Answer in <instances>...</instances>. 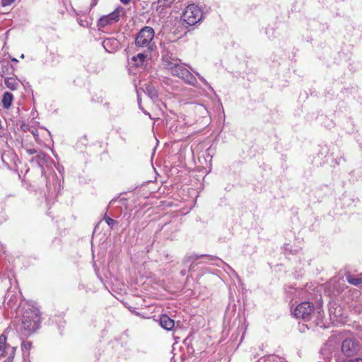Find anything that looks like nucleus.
Wrapping results in <instances>:
<instances>
[{"label": "nucleus", "mask_w": 362, "mask_h": 362, "mask_svg": "<svg viewBox=\"0 0 362 362\" xmlns=\"http://www.w3.org/2000/svg\"><path fill=\"white\" fill-rule=\"evenodd\" d=\"M120 1L124 4H128L130 2V0H120Z\"/></svg>", "instance_id": "obj_25"}, {"label": "nucleus", "mask_w": 362, "mask_h": 362, "mask_svg": "<svg viewBox=\"0 0 362 362\" xmlns=\"http://www.w3.org/2000/svg\"><path fill=\"white\" fill-rule=\"evenodd\" d=\"M165 62L166 64L165 65L166 68L173 76L182 78L185 82L190 85H196L197 79L195 76L190 73L184 65L180 64L177 59H172L171 61H168V59H166Z\"/></svg>", "instance_id": "obj_3"}, {"label": "nucleus", "mask_w": 362, "mask_h": 362, "mask_svg": "<svg viewBox=\"0 0 362 362\" xmlns=\"http://www.w3.org/2000/svg\"><path fill=\"white\" fill-rule=\"evenodd\" d=\"M4 83L6 87L12 90H16L19 86L18 81L13 77L5 78Z\"/></svg>", "instance_id": "obj_14"}, {"label": "nucleus", "mask_w": 362, "mask_h": 362, "mask_svg": "<svg viewBox=\"0 0 362 362\" xmlns=\"http://www.w3.org/2000/svg\"><path fill=\"white\" fill-rule=\"evenodd\" d=\"M40 322L41 317L39 310L29 306L23 312L20 331L24 336H28L39 329Z\"/></svg>", "instance_id": "obj_1"}, {"label": "nucleus", "mask_w": 362, "mask_h": 362, "mask_svg": "<svg viewBox=\"0 0 362 362\" xmlns=\"http://www.w3.org/2000/svg\"><path fill=\"white\" fill-rule=\"evenodd\" d=\"M154 30L149 26H145L140 30L135 37V47L137 51L152 52L156 47L153 40Z\"/></svg>", "instance_id": "obj_2"}, {"label": "nucleus", "mask_w": 362, "mask_h": 362, "mask_svg": "<svg viewBox=\"0 0 362 362\" xmlns=\"http://www.w3.org/2000/svg\"><path fill=\"white\" fill-rule=\"evenodd\" d=\"M5 362H10L9 358H8Z\"/></svg>", "instance_id": "obj_29"}, {"label": "nucleus", "mask_w": 362, "mask_h": 362, "mask_svg": "<svg viewBox=\"0 0 362 362\" xmlns=\"http://www.w3.org/2000/svg\"><path fill=\"white\" fill-rule=\"evenodd\" d=\"M313 308L309 302H303L299 304L294 310V315L297 318L304 320L309 319Z\"/></svg>", "instance_id": "obj_7"}, {"label": "nucleus", "mask_w": 362, "mask_h": 362, "mask_svg": "<svg viewBox=\"0 0 362 362\" xmlns=\"http://www.w3.org/2000/svg\"><path fill=\"white\" fill-rule=\"evenodd\" d=\"M359 344L353 339H346L341 344V351L347 356H353L359 350Z\"/></svg>", "instance_id": "obj_6"}, {"label": "nucleus", "mask_w": 362, "mask_h": 362, "mask_svg": "<svg viewBox=\"0 0 362 362\" xmlns=\"http://www.w3.org/2000/svg\"><path fill=\"white\" fill-rule=\"evenodd\" d=\"M151 54V52L141 51V52L139 53L137 55L132 57V61L134 62V64L136 66H143L144 65V63L150 57Z\"/></svg>", "instance_id": "obj_9"}, {"label": "nucleus", "mask_w": 362, "mask_h": 362, "mask_svg": "<svg viewBox=\"0 0 362 362\" xmlns=\"http://www.w3.org/2000/svg\"><path fill=\"white\" fill-rule=\"evenodd\" d=\"M144 114L149 115V114L148 112H146V111H144Z\"/></svg>", "instance_id": "obj_28"}, {"label": "nucleus", "mask_w": 362, "mask_h": 362, "mask_svg": "<svg viewBox=\"0 0 362 362\" xmlns=\"http://www.w3.org/2000/svg\"><path fill=\"white\" fill-rule=\"evenodd\" d=\"M25 151L29 155H33L37 153V150L35 148H25Z\"/></svg>", "instance_id": "obj_21"}, {"label": "nucleus", "mask_w": 362, "mask_h": 362, "mask_svg": "<svg viewBox=\"0 0 362 362\" xmlns=\"http://www.w3.org/2000/svg\"><path fill=\"white\" fill-rule=\"evenodd\" d=\"M31 132H32L34 138L35 139V140L38 141V139H39V134H38L37 130H32Z\"/></svg>", "instance_id": "obj_23"}, {"label": "nucleus", "mask_w": 362, "mask_h": 362, "mask_svg": "<svg viewBox=\"0 0 362 362\" xmlns=\"http://www.w3.org/2000/svg\"><path fill=\"white\" fill-rule=\"evenodd\" d=\"M78 23L82 25V26H85L86 25L83 23V21L82 20H78Z\"/></svg>", "instance_id": "obj_26"}, {"label": "nucleus", "mask_w": 362, "mask_h": 362, "mask_svg": "<svg viewBox=\"0 0 362 362\" xmlns=\"http://www.w3.org/2000/svg\"><path fill=\"white\" fill-rule=\"evenodd\" d=\"M160 325L163 329L170 331L174 327L175 322L168 315H162L160 317Z\"/></svg>", "instance_id": "obj_11"}, {"label": "nucleus", "mask_w": 362, "mask_h": 362, "mask_svg": "<svg viewBox=\"0 0 362 362\" xmlns=\"http://www.w3.org/2000/svg\"><path fill=\"white\" fill-rule=\"evenodd\" d=\"M49 156L43 152H38L35 157L30 159V162L42 168L49 160Z\"/></svg>", "instance_id": "obj_10"}, {"label": "nucleus", "mask_w": 362, "mask_h": 362, "mask_svg": "<svg viewBox=\"0 0 362 362\" xmlns=\"http://www.w3.org/2000/svg\"><path fill=\"white\" fill-rule=\"evenodd\" d=\"M145 93L153 101L156 102L158 99V91L155 86L151 83L145 84Z\"/></svg>", "instance_id": "obj_12"}, {"label": "nucleus", "mask_w": 362, "mask_h": 362, "mask_svg": "<svg viewBox=\"0 0 362 362\" xmlns=\"http://www.w3.org/2000/svg\"><path fill=\"white\" fill-rule=\"evenodd\" d=\"M105 221L107 223V224L111 227H112L113 225L116 223V221L110 218L109 216L105 217Z\"/></svg>", "instance_id": "obj_19"}, {"label": "nucleus", "mask_w": 362, "mask_h": 362, "mask_svg": "<svg viewBox=\"0 0 362 362\" xmlns=\"http://www.w3.org/2000/svg\"><path fill=\"white\" fill-rule=\"evenodd\" d=\"M203 17L202 10L196 4H192L187 6L182 15V20L189 25H194L199 22Z\"/></svg>", "instance_id": "obj_4"}, {"label": "nucleus", "mask_w": 362, "mask_h": 362, "mask_svg": "<svg viewBox=\"0 0 362 362\" xmlns=\"http://www.w3.org/2000/svg\"><path fill=\"white\" fill-rule=\"evenodd\" d=\"M6 339L5 334H3L0 336V358L5 356V350L8 347Z\"/></svg>", "instance_id": "obj_16"}, {"label": "nucleus", "mask_w": 362, "mask_h": 362, "mask_svg": "<svg viewBox=\"0 0 362 362\" xmlns=\"http://www.w3.org/2000/svg\"><path fill=\"white\" fill-rule=\"evenodd\" d=\"M13 99V96L11 93H4L1 100L2 106L6 109L9 108L12 104Z\"/></svg>", "instance_id": "obj_13"}, {"label": "nucleus", "mask_w": 362, "mask_h": 362, "mask_svg": "<svg viewBox=\"0 0 362 362\" xmlns=\"http://www.w3.org/2000/svg\"><path fill=\"white\" fill-rule=\"evenodd\" d=\"M343 362H362V358H356L354 359H347V360H344Z\"/></svg>", "instance_id": "obj_22"}, {"label": "nucleus", "mask_w": 362, "mask_h": 362, "mask_svg": "<svg viewBox=\"0 0 362 362\" xmlns=\"http://www.w3.org/2000/svg\"><path fill=\"white\" fill-rule=\"evenodd\" d=\"M120 15L119 10L116 9L108 15L103 16L100 17L97 23V26L99 30L105 28L107 25H112L119 21Z\"/></svg>", "instance_id": "obj_5"}, {"label": "nucleus", "mask_w": 362, "mask_h": 362, "mask_svg": "<svg viewBox=\"0 0 362 362\" xmlns=\"http://www.w3.org/2000/svg\"><path fill=\"white\" fill-rule=\"evenodd\" d=\"M18 296L13 291H8L5 296L4 307L6 309H11L16 311L18 308Z\"/></svg>", "instance_id": "obj_8"}, {"label": "nucleus", "mask_w": 362, "mask_h": 362, "mask_svg": "<svg viewBox=\"0 0 362 362\" xmlns=\"http://www.w3.org/2000/svg\"><path fill=\"white\" fill-rule=\"evenodd\" d=\"M175 0H158V5L161 8L170 7Z\"/></svg>", "instance_id": "obj_17"}, {"label": "nucleus", "mask_w": 362, "mask_h": 362, "mask_svg": "<svg viewBox=\"0 0 362 362\" xmlns=\"http://www.w3.org/2000/svg\"><path fill=\"white\" fill-rule=\"evenodd\" d=\"M110 41H111V40H110V39H107V40H105V41L103 42V47H104L105 49H107V46L110 44Z\"/></svg>", "instance_id": "obj_24"}, {"label": "nucleus", "mask_w": 362, "mask_h": 362, "mask_svg": "<svg viewBox=\"0 0 362 362\" xmlns=\"http://www.w3.org/2000/svg\"><path fill=\"white\" fill-rule=\"evenodd\" d=\"M138 103H139V104H140V98H139V96H138Z\"/></svg>", "instance_id": "obj_27"}, {"label": "nucleus", "mask_w": 362, "mask_h": 362, "mask_svg": "<svg viewBox=\"0 0 362 362\" xmlns=\"http://www.w3.org/2000/svg\"><path fill=\"white\" fill-rule=\"evenodd\" d=\"M346 280L347 281L352 285L359 286L362 284V274H360V276L356 277L350 274H346Z\"/></svg>", "instance_id": "obj_15"}, {"label": "nucleus", "mask_w": 362, "mask_h": 362, "mask_svg": "<svg viewBox=\"0 0 362 362\" xmlns=\"http://www.w3.org/2000/svg\"><path fill=\"white\" fill-rule=\"evenodd\" d=\"M32 347V343L30 341H23L22 343V349L23 351H30Z\"/></svg>", "instance_id": "obj_18"}, {"label": "nucleus", "mask_w": 362, "mask_h": 362, "mask_svg": "<svg viewBox=\"0 0 362 362\" xmlns=\"http://www.w3.org/2000/svg\"><path fill=\"white\" fill-rule=\"evenodd\" d=\"M16 0H1V5L3 6H8L11 5Z\"/></svg>", "instance_id": "obj_20"}]
</instances>
